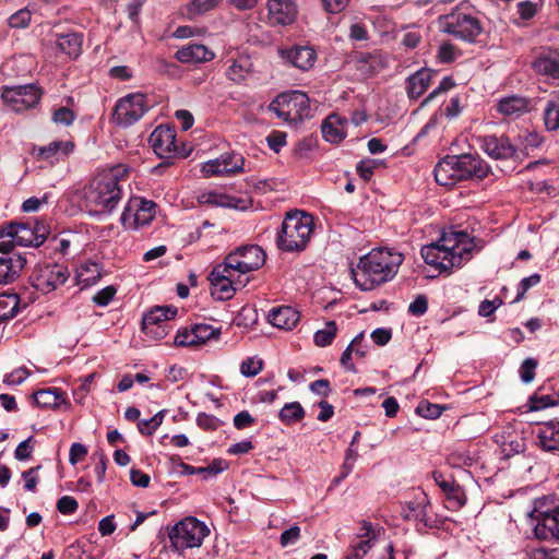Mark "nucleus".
<instances>
[{
	"label": "nucleus",
	"instance_id": "5fc2aeb1",
	"mask_svg": "<svg viewBox=\"0 0 559 559\" xmlns=\"http://www.w3.org/2000/svg\"><path fill=\"white\" fill-rule=\"evenodd\" d=\"M365 336L364 333H359L354 337V340L350 342V344L346 347V349L343 352L341 356V364L342 366L348 370L354 371L355 366L352 364V354L354 349V345H359L361 341H364Z\"/></svg>",
	"mask_w": 559,
	"mask_h": 559
},
{
	"label": "nucleus",
	"instance_id": "49530a36",
	"mask_svg": "<svg viewBox=\"0 0 559 559\" xmlns=\"http://www.w3.org/2000/svg\"><path fill=\"white\" fill-rule=\"evenodd\" d=\"M222 0H191L187 7V13L190 19L200 16L213 10Z\"/></svg>",
	"mask_w": 559,
	"mask_h": 559
},
{
	"label": "nucleus",
	"instance_id": "412c9836",
	"mask_svg": "<svg viewBox=\"0 0 559 559\" xmlns=\"http://www.w3.org/2000/svg\"><path fill=\"white\" fill-rule=\"evenodd\" d=\"M0 238H12L21 247H38L32 222H11L0 226Z\"/></svg>",
	"mask_w": 559,
	"mask_h": 559
},
{
	"label": "nucleus",
	"instance_id": "3c124183",
	"mask_svg": "<svg viewBox=\"0 0 559 559\" xmlns=\"http://www.w3.org/2000/svg\"><path fill=\"white\" fill-rule=\"evenodd\" d=\"M32 20V12L27 8H23L13 13L8 23L12 28H25L29 25Z\"/></svg>",
	"mask_w": 559,
	"mask_h": 559
},
{
	"label": "nucleus",
	"instance_id": "7c9ffc66",
	"mask_svg": "<svg viewBox=\"0 0 559 559\" xmlns=\"http://www.w3.org/2000/svg\"><path fill=\"white\" fill-rule=\"evenodd\" d=\"M433 75L435 71L423 68L408 76L406 80V92L408 97L412 99L419 98L429 87Z\"/></svg>",
	"mask_w": 559,
	"mask_h": 559
},
{
	"label": "nucleus",
	"instance_id": "cd10ccee",
	"mask_svg": "<svg viewBox=\"0 0 559 559\" xmlns=\"http://www.w3.org/2000/svg\"><path fill=\"white\" fill-rule=\"evenodd\" d=\"M536 436L543 451L559 452V420H550L540 425Z\"/></svg>",
	"mask_w": 559,
	"mask_h": 559
},
{
	"label": "nucleus",
	"instance_id": "e433bc0d",
	"mask_svg": "<svg viewBox=\"0 0 559 559\" xmlns=\"http://www.w3.org/2000/svg\"><path fill=\"white\" fill-rule=\"evenodd\" d=\"M544 138L537 132H524L516 136L514 145L516 148L518 160L527 157L530 153L542 146Z\"/></svg>",
	"mask_w": 559,
	"mask_h": 559
},
{
	"label": "nucleus",
	"instance_id": "052dcab7",
	"mask_svg": "<svg viewBox=\"0 0 559 559\" xmlns=\"http://www.w3.org/2000/svg\"><path fill=\"white\" fill-rule=\"evenodd\" d=\"M459 56L456 48L450 43H443L440 45L437 58L442 63H450L454 61Z\"/></svg>",
	"mask_w": 559,
	"mask_h": 559
},
{
	"label": "nucleus",
	"instance_id": "58836bf2",
	"mask_svg": "<svg viewBox=\"0 0 559 559\" xmlns=\"http://www.w3.org/2000/svg\"><path fill=\"white\" fill-rule=\"evenodd\" d=\"M544 124L547 131L559 130V91L550 95L543 110Z\"/></svg>",
	"mask_w": 559,
	"mask_h": 559
},
{
	"label": "nucleus",
	"instance_id": "6e6552de",
	"mask_svg": "<svg viewBox=\"0 0 559 559\" xmlns=\"http://www.w3.org/2000/svg\"><path fill=\"white\" fill-rule=\"evenodd\" d=\"M439 28L441 32L465 41H474L483 32L478 16L461 9L440 16Z\"/></svg>",
	"mask_w": 559,
	"mask_h": 559
},
{
	"label": "nucleus",
	"instance_id": "39448f33",
	"mask_svg": "<svg viewBox=\"0 0 559 559\" xmlns=\"http://www.w3.org/2000/svg\"><path fill=\"white\" fill-rule=\"evenodd\" d=\"M314 224L310 214L294 211L286 214L276 235L277 248L285 252H300L308 246Z\"/></svg>",
	"mask_w": 559,
	"mask_h": 559
},
{
	"label": "nucleus",
	"instance_id": "aec40b11",
	"mask_svg": "<svg viewBox=\"0 0 559 559\" xmlns=\"http://www.w3.org/2000/svg\"><path fill=\"white\" fill-rule=\"evenodd\" d=\"M218 335V330L210 324H195L190 330L183 329L177 332L175 344L178 346H195L204 344Z\"/></svg>",
	"mask_w": 559,
	"mask_h": 559
},
{
	"label": "nucleus",
	"instance_id": "a211bd4d",
	"mask_svg": "<svg viewBox=\"0 0 559 559\" xmlns=\"http://www.w3.org/2000/svg\"><path fill=\"white\" fill-rule=\"evenodd\" d=\"M480 148L493 159L518 160L514 141L508 136L485 135L479 140Z\"/></svg>",
	"mask_w": 559,
	"mask_h": 559
},
{
	"label": "nucleus",
	"instance_id": "2f4dec72",
	"mask_svg": "<svg viewBox=\"0 0 559 559\" xmlns=\"http://www.w3.org/2000/svg\"><path fill=\"white\" fill-rule=\"evenodd\" d=\"M532 66L539 74L559 79V51L549 50L539 53Z\"/></svg>",
	"mask_w": 559,
	"mask_h": 559
},
{
	"label": "nucleus",
	"instance_id": "6ab92c4d",
	"mask_svg": "<svg viewBox=\"0 0 559 559\" xmlns=\"http://www.w3.org/2000/svg\"><path fill=\"white\" fill-rule=\"evenodd\" d=\"M48 45L70 59H76L82 53L83 36L76 32H52L49 35Z\"/></svg>",
	"mask_w": 559,
	"mask_h": 559
},
{
	"label": "nucleus",
	"instance_id": "338daca9",
	"mask_svg": "<svg viewBox=\"0 0 559 559\" xmlns=\"http://www.w3.org/2000/svg\"><path fill=\"white\" fill-rule=\"evenodd\" d=\"M78 501L71 496H63L57 502V509L62 514H72L78 510Z\"/></svg>",
	"mask_w": 559,
	"mask_h": 559
},
{
	"label": "nucleus",
	"instance_id": "ddd939ff",
	"mask_svg": "<svg viewBox=\"0 0 559 559\" xmlns=\"http://www.w3.org/2000/svg\"><path fill=\"white\" fill-rule=\"evenodd\" d=\"M69 277L68 267L59 263L39 264L33 275V286L43 294H49L63 285Z\"/></svg>",
	"mask_w": 559,
	"mask_h": 559
},
{
	"label": "nucleus",
	"instance_id": "c03bdc74",
	"mask_svg": "<svg viewBox=\"0 0 559 559\" xmlns=\"http://www.w3.org/2000/svg\"><path fill=\"white\" fill-rule=\"evenodd\" d=\"M19 297L16 295H0V321L7 322L17 312Z\"/></svg>",
	"mask_w": 559,
	"mask_h": 559
},
{
	"label": "nucleus",
	"instance_id": "a19ab883",
	"mask_svg": "<svg viewBox=\"0 0 559 559\" xmlns=\"http://www.w3.org/2000/svg\"><path fill=\"white\" fill-rule=\"evenodd\" d=\"M559 404V395L555 394H543L535 393L530 396L526 407L528 412L542 411L547 407H552Z\"/></svg>",
	"mask_w": 559,
	"mask_h": 559
},
{
	"label": "nucleus",
	"instance_id": "680f3d73",
	"mask_svg": "<svg viewBox=\"0 0 559 559\" xmlns=\"http://www.w3.org/2000/svg\"><path fill=\"white\" fill-rule=\"evenodd\" d=\"M41 468L40 465L28 468L22 473L24 479V489L27 491H35L38 484V471Z\"/></svg>",
	"mask_w": 559,
	"mask_h": 559
},
{
	"label": "nucleus",
	"instance_id": "e2e57ef3",
	"mask_svg": "<svg viewBox=\"0 0 559 559\" xmlns=\"http://www.w3.org/2000/svg\"><path fill=\"white\" fill-rule=\"evenodd\" d=\"M116 293H117L116 287L112 285H109V286L98 290L95 294V296L93 297V301L99 307H105L112 300Z\"/></svg>",
	"mask_w": 559,
	"mask_h": 559
},
{
	"label": "nucleus",
	"instance_id": "423d86ee",
	"mask_svg": "<svg viewBox=\"0 0 559 559\" xmlns=\"http://www.w3.org/2000/svg\"><path fill=\"white\" fill-rule=\"evenodd\" d=\"M210 533V527L204 522L187 516L171 527L169 539L173 548L181 554L188 548L200 547Z\"/></svg>",
	"mask_w": 559,
	"mask_h": 559
},
{
	"label": "nucleus",
	"instance_id": "72a5a7b5",
	"mask_svg": "<svg viewBox=\"0 0 559 559\" xmlns=\"http://www.w3.org/2000/svg\"><path fill=\"white\" fill-rule=\"evenodd\" d=\"M269 322L278 329L292 330L300 319L299 312L292 307L274 308L267 316Z\"/></svg>",
	"mask_w": 559,
	"mask_h": 559
},
{
	"label": "nucleus",
	"instance_id": "8fccbe9b",
	"mask_svg": "<svg viewBox=\"0 0 559 559\" xmlns=\"http://www.w3.org/2000/svg\"><path fill=\"white\" fill-rule=\"evenodd\" d=\"M262 368L263 361L257 356L248 357L240 364V372L247 378L257 376Z\"/></svg>",
	"mask_w": 559,
	"mask_h": 559
},
{
	"label": "nucleus",
	"instance_id": "9b49d317",
	"mask_svg": "<svg viewBox=\"0 0 559 559\" xmlns=\"http://www.w3.org/2000/svg\"><path fill=\"white\" fill-rule=\"evenodd\" d=\"M224 262L231 271L238 273V277H242L264 264L265 253L257 245H246L227 254Z\"/></svg>",
	"mask_w": 559,
	"mask_h": 559
},
{
	"label": "nucleus",
	"instance_id": "f8f14e48",
	"mask_svg": "<svg viewBox=\"0 0 559 559\" xmlns=\"http://www.w3.org/2000/svg\"><path fill=\"white\" fill-rule=\"evenodd\" d=\"M156 203L141 197H132L122 214L120 222L124 228L138 229L148 225L156 215Z\"/></svg>",
	"mask_w": 559,
	"mask_h": 559
},
{
	"label": "nucleus",
	"instance_id": "09e8293b",
	"mask_svg": "<svg viewBox=\"0 0 559 559\" xmlns=\"http://www.w3.org/2000/svg\"><path fill=\"white\" fill-rule=\"evenodd\" d=\"M165 411H160L148 419H142L138 424V428L142 435H152L162 425Z\"/></svg>",
	"mask_w": 559,
	"mask_h": 559
},
{
	"label": "nucleus",
	"instance_id": "20e7f679",
	"mask_svg": "<svg viewBox=\"0 0 559 559\" xmlns=\"http://www.w3.org/2000/svg\"><path fill=\"white\" fill-rule=\"evenodd\" d=\"M118 169L96 176L83 191V204L90 215L105 216L112 213L122 197Z\"/></svg>",
	"mask_w": 559,
	"mask_h": 559
},
{
	"label": "nucleus",
	"instance_id": "9d476101",
	"mask_svg": "<svg viewBox=\"0 0 559 559\" xmlns=\"http://www.w3.org/2000/svg\"><path fill=\"white\" fill-rule=\"evenodd\" d=\"M211 295L216 300H228L233 298L236 290L243 287L247 280L238 277V273L231 271L223 261L210 273Z\"/></svg>",
	"mask_w": 559,
	"mask_h": 559
},
{
	"label": "nucleus",
	"instance_id": "4468645a",
	"mask_svg": "<svg viewBox=\"0 0 559 559\" xmlns=\"http://www.w3.org/2000/svg\"><path fill=\"white\" fill-rule=\"evenodd\" d=\"M147 109V98L144 94H129L118 100L115 107V118L118 124L131 126L140 120Z\"/></svg>",
	"mask_w": 559,
	"mask_h": 559
},
{
	"label": "nucleus",
	"instance_id": "4d7b16f0",
	"mask_svg": "<svg viewBox=\"0 0 559 559\" xmlns=\"http://www.w3.org/2000/svg\"><path fill=\"white\" fill-rule=\"evenodd\" d=\"M287 134L283 131L274 130L272 131L266 138L265 141L269 145V147L274 153H280L281 150L286 145L287 141Z\"/></svg>",
	"mask_w": 559,
	"mask_h": 559
},
{
	"label": "nucleus",
	"instance_id": "79ce46f5",
	"mask_svg": "<svg viewBox=\"0 0 559 559\" xmlns=\"http://www.w3.org/2000/svg\"><path fill=\"white\" fill-rule=\"evenodd\" d=\"M35 403L43 407H56L62 401V393L58 389H43L34 393Z\"/></svg>",
	"mask_w": 559,
	"mask_h": 559
},
{
	"label": "nucleus",
	"instance_id": "7ed1b4c3",
	"mask_svg": "<svg viewBox=\"0 0 559 559\" xmlns=\"http://www.w3.org/2000/svg\"><path fill=\"white\" fill-rule=\"evenodd\" d=\"M490 173V166L477 154L445 156L435 167L438 185L452 187L462 180H483Z\"/></svg>",
	"mask_w": 559,
	"mask_h": 559
},
{
	"label": "nucleus",
	"instance_id": "f257e3e1",
	"mask_svg": "<svg viewBox=\"0 0 559 559\" xmlns=\"http://www.w3.org/2000/svg\"><path fill=\"white\" fill-rule=\"evenodd\" d=\"M475 247V239L467 233L450 230L444 231L437 241L424 246L421 257L427 264L444 272L469 260Z\"/></svg>",
	"mask_w": 559,
	"mask_h": 559
},
{
	"label": "nucleus",
	"instance_id": "4c0bfd02",
	"mask_svg": "<svg viewBox=\"0 0 559 559\" xmlns=\"http://www.w3.org/2000/svg\"><path fill=\"white\" fill-rule=\"evenodd\" d=\"M177 314V308L173 306H158L144 314L142 325H167Z\"/></svg>",
	"mask_w": 559,
	"mask_h": 559
},
{
	"label": "nucleus",
	"instance_id": "c9c22d12",
	"mask_svg": "<svg viewBox=\"0 0 559 559\" xmlns=\"http://www.w3.org/2000/svg\"><path fill=\"white\" fill-rule=\"evenodd\" d=\"M227 63L229 64L226 70V76L235 83H241L245 81L252 71V61L245 55L229 58Z\"/></svg>",
	"mask_w": 559,
	"mask_h": 559
},
{
	"label": "nucleus",
	"instance_id": "f03ea898",
	"mask_svg": "<svg viewBox=\"0 0 559 559\" xmlns=\"http://www.w3.org/2000/svg\"><path fill=\"white\" fill-rule=\"evenodd\" d=\"M403 260L402 253L397 251L372 249L352 270L354 282L361 290H372L393 280Z\"/></svg>",
	"mask_w": 559,
	"mask_h": 559
},
{
	"label": "nucleus",
	"instance_id": "dca6fc26",
	"mask_svg": "<svg viewBox=\"0 0 559 559\" xmlns=\"http://www.w3.org/2000/svg\"><path fill=\"white\" fill-rule=\"evenodd\" d=\"M245 158L237 153L223 154L215 159H210L202 164L201 173L203 177L226 176L245 171Z\"/></svg>",
	"mask_w": 559,
	"mask_h": 559
},
{
	"label": "nucleus",
	"instance_id": "c85d7f7f",
	"mask_svg": "<svg viewBox=\"0 0 559 559\" xmlns=\"http://www.w3.org/2000/svg\"><path fill=\"white\" fill-rule=\"evenodd\" d=\"M26 259L22 254L0 257V285L13 283L25 266Z\"/></svg>",
	"mask_w": 559,
	"mask_h": 559
},
{
	"label": "nucleus",
	"instance_id": "393cba45",
	"mask_svg": "<svg viewBox=\"0 0 559 559\" xmlns=\"http://www.w3.org/2000/svg\"><path fill=\"white\" fill-rule=\"evenodd\" d=\"M430 502L426 493L420 492L414 500L408 501L402 507L401 514L405 520L414 521L424 526H431V522L427 515Z\"/></svg>",
	"mask_w": 559,
	"mask_h": 559
},
{
	"label": "nucleus",
	"instance_id": "864d4df0",
	"mask_svg": "<svg viewBox=\"0 0 559 559\" xmlns=\"http://www.w3.org/2000/svg\"><path fill=\"white\" fill-rule=\"evenodd\" d=\"M540 280H542V277L538 273H534L527 277L522 278L518 285V293H516V297L514 298L513 302H518L521 299H523L526 292L530 288L538 285L540 283Z\"/></svg>",
	"mask_w": 559,
	"mask_h": 559
},
{
	"label": "nucleus",
	"instance_id": "ea45409f",
	"mask_svg": "<svg viewBox=\"0 0 559 559\" xmlns=\"http://www.w3.org/2000/svg\"><path fill=\"white\" fill-rule=\"evenodd\" d=\"M102 277V267L96 262L82 263L76 270V282L82 288L95 285Z\"/></svg>",
	"mask_w": 559,
	"mask_h": 559
},
{
	"label": "nucleus",
	"instance_id": "0eeeda50",
	"mask_svg": "<svg viewBox=\"0 0 559 559\" xmlns=\"http://www.w3.org/2000/svg\"><path fill=\"white\" fill-rule=\"evenodd\" d=\"M270 110L288 123H298L310 116L309 97L300 91L282 93L270 104Z\"/></svg>",
	"mask_w": 559,
	"mask_h": 559
},
{
	"label": "nucleus",
	"instance_id": "6e6d98bb",
	"mask_svg": "<svg viewBox=\"0 0 559 559\" xmlns=\"http://www.w3.org/2000/svg\"><path fill=\"white\" fill-rule=\"evenodd\" d=\"M537 365L538 362L534 358H526L522 362L519 372L523 383H531L534 380Z\"/></svg>",
	"mask_w": 559,
	"mask_h": 559
},
{
	"label": "nucleus",
	"instance_id": "473e14b6",
	"mask_svg": "<svg viewBox=\"0 0 559 559\" xmlns=\"http://www.w3.org/2000/svg\"><path fill=\"white\" fill-rule=\"evenodd\" d=\"M496 110L503 117L516 118L528 111V100L523 96H507L497 103Z\"/></svg>",
	"mask_w": 559,
	"mask_h": 559
},
{
	"label": "nucleus",
	"instance_id": "37998d69",
	"mask_svg": "<svg viewBox=\"0 0 559 559\" xmlns=\"http://www.w3.org/2000/svg\"><path fill=\"white\" fill-rule=\"evenodd\" d=\"M278 416L284 424L292 425L304 418L305 411L300 403L290 402L286 403L283 406V408L280 411Z\"/></svg>",
	"mask_w": 559,
	"mask_h": 559
},
{
	"label": "nucleus",
	"instance_id": "2eb2a0df",
	"mask_svg": "<svg viewBox=\"0 0 559 559\" xmlns=\"http://www.w3.org/2000/svg\"><path fill=\"white\" fill-rule=\"evenodd\" d=\"M2 99L11 110L20 112L37 105L40 92L35 85L5 87Z\"/></svg>",
	"mask_w": 559,
	"mask_h": 559
},
{
	"label": "nucleus",
	"instance_id": "c756f323",
	"mask_svg": "<svg viewBox=\"0 0 559 559\" xmlns=\"http://www.w3.org/2000/svg\"><path fill=\"white\" fill-rule=\"evenodd\" d=\"M347 119L337 114H331L322 122V134L330 143H340L346 136Z\"/></svg>",
	"mask_w": 559,
	"mask_h": 559
},
{
	"label": "nucleus",
	"instance_id": "13d9d810",
	"mask_svg": "<svg viewBox=\"0 0 559 559\" xmlns=\"http://www.w3.org/2000/svg\"><path fill=\"white\" fill-rule=\"evenodd\" d=\"M28 376L29 371L25 367H19L13 371L7 373L3 378V382L11 386L19 385L23 383Z\"/></svg>",
	"mask_w": 559,
	"mask_h": 559
},
{
	"label": "nucleus",
	"instance_id": "1a4fd4ad",
	"mask_svg": "<svg viewBox=\"0 0 559 559\" xmlns=\"http://www.w3.org/2000/svg\"><path fill=\"white\" fill-rule=\"evenodd\" d=\"M530 520L538 539L559 540V504L549 507L546 498L537 500Z\"/></svg>",
	"mask_w": 559,
	"mask_h": 559
},
{
	"label": "nucleus",
	"instance_id": "b1692460",
	"mask_svg": "<svg viewBox=\"0 0 559 559\" xmlns=\"http://www.w3.org/2000/svg\"><path fill=\"white\" fill-rule=\"evenodd\" d=\"M198 201L204 205L228 207L240 211L249 207V201L247 199L233 197L216 190L200 193Z\"/></svg>",
	"mask_w": 559,
	"mask_h": 559
},
{
	"label": "nucleus",
	"instance_id": "bf43d9fd",
	"mask_svg": "<svg viewBox=\"0 0 559 559\" xmlns=\"http://www.w3.org/2000/svg\"><path fill=\"white\" fill-rule=\"evenodd\" d=\"M75 119V114L68 107H59L53 110L52 120L55 123L70 126Z\"/></svg>",
	"mask_w": 559,
	"mask_h": 559
},
{
	"label": "nucleus",
	"instance_id": "603ef678",
	"mask_svg": "<svg viewBox=\"0 0 559 559\" xmlns=\"http://www.w3.org/2000/svg\"><path fill=\"white\" fill-rule=\"evenodd\" d=\"M442 407L438 404H432L428 401H423L418 404L416 413L427 419H436L442 414Z\"/></svg>",
	"mask_w": 559,
	"mask_h": 559
},
{
	"label": "nucleus",
	"instance_id": "bb28decb",
	"mask_svg": "<svg viewBox=\"0 0 559 559\" xmlns=\"http://www.w3.org/2000/svg\"><path fill=\"white\" fill-rule=\"evenodd\" d=\"M175 57L181 63L197 64L213 60L215 53L202 44H188L178 49Z\"/></svg>",
	"mask_w": 559,
	"mask_h": 559
},
{
	"label": "nucleus",
	"instance_id": "4be33fe9",
	"mask_svg": "<svg viewBox=\"0 0 559 559\" xmlns=\"http://www.w3.org/2000/svg\"><path fill=\"white\" fill-rule=\"evenodd\" d=\"M297 16V4L294 0H269L267 20L272 25H289Z\"/></svg>",
	"mask_w": 559,
	"mask_h": 559
},
{
	"label": "nucleus",
	"instance_id": "774afa93",
	"mask_svg": "<svg viewBox=\"0 0 559 559\" xmlns=\"http://www.w3.org/2000/svg\"><path fill=\"white\" fill-rule=\"evenodd\" d=\"M428 309V300L424 295H419L416 297L414 301H412L408 306V312L415 317H421L426 313Z\"/></svg>",
	"mask_w": 559,
	"mask_h": 559
},
{
	"label": "nucleus",
	"instance_id": "69168bd1",
	"mask_svg": "<svg viewBox=\"0 0 559 559\" xmlns=\"http://www.w3.org/2000/svg\"><path fill=\"white\" fill-rule=\"evenodd\" d=\"M454 85H455V83L451 76H444L442 79V81L439 83V85L425 98V100L423 102V105L432 100L438 95L450 91L451 88L454 87Z\"/></svg>",
	"mask_w": 559,
	"mask_h": 559
},
{
	"label": "nucleus",
	"instance_id": "f704fd0d",
	"mask_svg": "<svg viewBox=\"0 0 559 559\" xmlns=\"http://www.w3.org/2000/svg\"><path fill=\"white\" fill-rule=\"evenodd\" d=\"M73 150L74 143L72 141H52L38 148V156L44 160L53 163L69 156Z\"/></svg>",
	"mask_w": 559,
	"mask_h": 559
},
{
	"label": "nucleus",
	"instance_id": "f3484780",
	"mask_svg": "<svg viewBox=\"0 0 559 559\" xmlns=\"http://www.w3.org/2000/svg\"><path fill=\"white\" fill-rule=\"evenodd\" d=\"M150 144L154 153L160 158L185 156L176 145V133L170 127L158 126L150 135Z\"/></svg>",
	"mask_w": 559,
	"mask_h": 559
},
{
	"label": "nucleus",
	"instance_id": "de8ad7c7",
	"mask_svg": "<svg viewBox=\"0 0 559 559\" xmlns=\"http://www.w3.org/2000/svg\"><path fill=\"white\" fill-rule=\"evenodd\" d=\"M474 461V456L468 451L459 449L452 451L447 457L448 464L452 467L472 466Z\"/></svg>",
	"mask_w": 559,
	"mask_h": 559
},
{
	"label": "nucleus",
	"instance_id": "0e129e2a",
	"mask_svg": "<svg viewBox=\"0 0 559 559\" xmlns=\"http://www.w3.org/2000/svg\"><path fill=\"white\" fill-rule=\"evenodd\" d=\"M299 538L300 527L298 525H293L281 534L280 543L282 547H287L295 545Z\"/></svg>",
	"mask_w": 559,
	"mask_h": 559
},
{
	"label": "nucleus",
	"instance_id": "5701e85b",
	"mask_svg": "<svg viewBox=\"0 0 559 559\" xmlns=\"http://www.w3.org/2000/svg\"><path fill=\"white\" fill-rule=\"evenodd\" d=\"M376 536L377 532L372 524L364 521L359 535L350 543L346 551L345 559H362L373 547Z\"/></svg>",
	"mask_w": 559,
	"mask_h": 559
},
{
	"label": "nucleus",
	"instance_id": "a878e982",
	"mask_svg": "<svg viewBox=\"0 0 559 559\" xmlns=\"http://www.w3.org/2000/svg\"><path fill=\"white\" fill-rule=\"evenodd\" d=\"M278 53L282 59L302 71L311 69L317 59L316 51L312 48L305 46H295L290 49H280Z\"/></svg>",
	"mask_w": 559,
	"mask_h": 559
},
{
	"label": "nucleus",
	"instance_id": "a18cd8bd",
	"mask_svg": "<svg viewBox=\"0 0 559 559\" xmlns=\"http://www.w3.org/2000/svg\"><path fill=\"white\" fill-rule=\"evenodd\" d=\"M337 333V326L334 321H328L325 326L318 330L313 335V342L317 346L325 347L332 344Z\"/></svg>",
	"mask_w": 559,
	"mask_h": 559
}]
</instances>
